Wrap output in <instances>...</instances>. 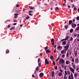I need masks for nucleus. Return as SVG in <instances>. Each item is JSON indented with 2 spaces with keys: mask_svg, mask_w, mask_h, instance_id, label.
Wrapping results in <instances>:
<instances>
[{
  "mask_svg": "<svg viewBox=\"0 0 79 79\" xmlns=\"http://www.w3.org/2000/svg\"><path fill=\"white\" fill-rule=\"evenodd\" d=\"M56 52V48H55L54 51V53H55Z\"/></svg>",
  "mask_w": 79,
  "mask_h": 79,
  "instance_id": "33",
  "label": "nucleus"
},
{
  "mask_svg": "<svg viewBox=\"0 0 79 79\" xmlns=\"http://www.w3.org/2000/svg\"><path fill=\"white\" fill-rule=\"evenodd\" d=\"M65 38H66L65 39V40H67L69 39V36H66Z\"/></svg>",
  "mask_w": 79,
  "mask_h": 79,
  "instance_id": "18",
  "label": "nucleus"
},
{
  "mask_svg": "<svg viewBox=\"0 0 79 79\" xmlns=\"http://www.w3.org/2000/svg\"><path fill=\"white\" fill-rule=\"evenodd\" d=\"M71 63V62L69 61H66V64H69Z\"/></svg>",
  "mask_w": 79,
  "mask_h": 79,
  "instance_id": "10",
  "label": "nucleus"
},
{
  "mask_svg": "<svg viewBox=\"0 0 79 79\" xmlns=\"http://www.w3.org/2000/svg\"><path fill=\"white\" fill-rule=\"evenodd\" d=\"M69 79H74V77H73V74L72 73H71V76H69Z\"/></svg>",
  "mask_w": 79,
  "mask_h": 79,
  "instance_id": "1",
  "label": "nucleus"
},
{
  "mask_svg": "<svg viewBox=\"0 0 79 79\" xmlns=\"http://www.w3.org/2000/svg\"><path fill=\"white\" fill-rule=\"evenodd\" d=\"M55 76V73H54V71H52V73L51 76L52 77H53Z\"/></svg>",
  "mask_w": 79,
  "mask_h": 79,
  "instance_id": "12",
  "label": "nucleus"
},
{
  "mask_svg": "<svg viewBox=\"0 0 79 79\" xmlns=\"http://www.w3.org/2000/svg\"><path fill=\"white\" fill-rule=\"evenodd\" d=\"M76 19V17L74 18V19H73V22L74 23L75 21V20Z\"/></svg>",
  "mask_w": 79,
  "mask_h": 79,
  "instance_id": "38",
  "label": "nucleus"
},
{
  "mask_svg": "<svg viewBox=\"0 0 79 79\" xmlns=\"http://www.w3.org/2000/svg\"><path fill=\"white\" fill-rule=\"evenodd\" d=\"M51 42L52 43V45H53L55 44V40L53 38H52L51 41Z\"/></svg>",
  "mask_w": 79,
  "mask_h": 79,
  "instance_id": "2",
  "label": "nucleus"
},
{
  "mask_svg": "<svg viewBox=\"0 0 79 79\" xmlns=\"http://www.w3.org/2000/svg\"><path fill=\"white\" fill-rule=\"evenodd\" d=\"M64 40H65V39H63L62 40H61V41H64Z\"/></svg>",
  "mask_w": 79,
  "mask_h": 79,
  "instance_id": "58",
  "label": "nucleus"
},
{
  "mask_svg": "<svg viewBox=\"0 0 79 79\" xmlns=\"http://www.w3.org/2000/svg\"><path fill=\"white\" fill-rule=\"evenodd\" d=\"M75 63H77H77H78V62H79V59H78L77 58H75Z\"/></svg>",
  "mask_w": 79,
  "mask_h": 79,
  "instance_id": "7",
  "label": "nucleus"
},
{
  "mask_svg": "<svg viewBox=\"0 0 79 79\" xmlns=\"http://www.w3.org/2000/svg\"><path fill=\"white\" fill-rule=\"evenodd\" d=\"M76 26H77V25L76 24L73 23L72 24V28H74L75 27H76Z\"/></svg>",
  "mask_w": 79,
  "mask_h": 79,
  "instance_id": "4",
  "label": "nucleus"
},
{
  "mask_svg": "<svg viewBox=\"0 0 79 79\" xmlns=\"http://www.w3.org/2000/svg\"><path fill=\"white\" fill-rule=\"evenodd\" d=\"M63 5L64 6H66V4H65V3H64L63 4Z\"/></svg>",
  "mask_w": 79,
  "mask_h": 79,
  "instance_id": "49",
  "label": "nucleus"
},
{
  "mask_svg": "<svg viewBox=\"0 0 79 79\" xmlns=\"http://www.w3.org/2000/svg\"><path fill=\"white\" fill-rule=\"evenodd\" d=\"M74 7H75V6H74V5L72 4V8H74Z\"/></svg>",
  "mask_w": 79,
  "mask_h": 79,
  "instance_id": "36",
  "label": "nucleus"
},
{
  "mask_svg": "<svg viewBox=\"0 0 79 79\" xmlns=\"http://www.w3.org/2000/svg\"><path fill=\"white\" fill-rule=\"evenodd\" d=\"M40 61V58H39L38 59V63H39V62Z\"/></svg>",
  "mask_w": 79,
  "mask_h": 79,
  "instance_id": "51",
  "label": "nucleus"
},
{
  "mask_svg": "<svg viewBox=\"0 0 79 79\" xmlns=\"http://www.w3.org/2000/svg\"><path fill=\"white\" fill-rule=\"evenodd\" d=\"M61 63L62 64H63V63H64V59H61Z\"/></svg>",
  "mask_w": 79,
  "mask_h": 79,
  "instance_id": "13",
  "label": "nucleus"
},
{
  "mask_svg": "<svg viewBox=\"0 0 79 79\" xmlns=\"http://www.w3.org/2000/svg\"><path fill=\"white\" fill-rule=\"evenodd\" d=\"M36 73H37V71H35L34 73V74H36Z\"/></svg>",
  "mask_w": 79,
  "mask_h": 79,
  "instance_id": "54",
  "label": "nucleus"
},
{
  "mask_svg": "<svg viewBox=\"0 0 79 79\" xmlns=\"http://www.w3.org/2000/svg\"><path fill=\"white\" fill-rule=\"evenodd\" d=\"M16 7L17 8H18V7H19V4H17L16 5Z\"/></svg>",
  "mask_w": 79,
  "mask_h": 79,
  "instance_id": "31",
  "label": "nucleus"
},
{
  "mask_svg": "<svg viewBox=\"0 0 79 79\" xmlns=\"http://www.w3.org/2000/svg\"><path fill=\"white\" fill-rule=\"evenodd\" d=\"M47 48H48V46H47L46 47H45V48H44V49H45V50H47Z\"/></svg>",
  "mask_w": 79,
  "mask_h": 79,
  "instance_id": "45",
  "label": "nucleus"
},
{
  "mask_svg": "<svg viewBox=\"0 0 79 79\" xmlns=\"http://www.w3.org/2000/svg\"><path fill=\"white\" fill-rule=\"evenodd\" d=\"M16 23H14L13 24V26H15V25H16Z\"/></svg>",
  "mask_w": 79,
  "mask_h": 79,
  "instance_id": "52",
  "label": "nucleus"
},
{
  "mask_svg": "<svg viewBox=\"0 0 79 79\" xmlns=\"http://www.w3.org/2000/svg\"><path fill=\"white\" fill-rule=\"evenodd\" d=\"M7 27H8V28H9L10 27V25H8L7 26Z\"/></svg>",
  "mask_w": 79,
  "mask_h": 79,
  "instance_id": "55",
  "label": "nucleus"
},
{
  "mask_svg": "<svg viewBox=\"0 0 79 79\" xmlns=\"http://www.w3.org/2000/svg\"><path fill=\"white\" fill-rule=\"evenodd\" d=\"M52 63H53V64L54 66H55V64H55V61H53V62Z\"/></svg>",
  "mask_w": 79,
  "mask_h": 79,
  "instance_id": "39",
  "label": "nucleus"
},
{
  "mask_svg": "<svg viewBox=\"0 0 79 79\" xmlns=\"http://www.w3.org/2000/svg\"><path fill=\"white\" fill-rule=\"evenodd\" d=\"M64 73H65V75L66 76V75H68V73H67V71H66V70L64 71Z\"/></svg>",
  "mask_w": 79,
  "mask_h": 79,
  "instance_id": "26",
  "label": "nucleus"
},
{
  "mask_svg": "<svg viewBox=\"0 0 79 79\" xmlns=\"http://www.w3.org/2000/svg\"><path fill=\"white\" fill-rule=\"evenodd\" d=\"M32 77H35V75H34V74H32Z\"/></svg>",
  "mask_w": 79,
  "mask_h": 79,
  "instance_id": "62",
  "label": "nucleus"
},
{
  "mask_svg": "<svg viewBox=\"0 0 79 79\" xmlns=\"http://www.w3.org/2000/svg\"><path fill=\"white\" fill-rule=\"evenodd\" d=\"M74 37H76V36H77V34L74 33Z\"/></svg>",
  "mask_w": 79,
  "mask_h": 79,
  "instance_id": "34",
  "label": "nucleus"
},
{
  "mask_svg": "<svg viewBox=\"0 0 79 79\" xmlns=\"http://www.w3.org/2000/svg\"><path fill=\"white\" fill-rule=\"evenodd\" d=\"M39 68L38 66H37V67L35 69V71H37L39 70Z\"/></svg>",
  "mask_w": 79,
  "mask_h": 79,
  "instance_id": "14",
  "label": "nucleus"
},
{
  "mask_svg": "<svg viewBox=\"0 0 79 79\" xmlns=\"http://www.w3.org/2000/svg\"><path fill=\"white\" fill-rule=\"evenodd\" d=\"M69 44H68L67 46H65L64 47L65 48H69Z\"/></svg>",
  "mask_w": 79,
  "mask_h": 79,
  "instance_id": "21",
  "label": "nucleus"
},
{
  "mask_svg": "<svg viewBox=\"0 0 79 79\" xmlns=\"http://www.w3.org/2000/svg\"><path fill=\"white\" fill-rule=\"evenodd\" d=\"M76 19H77V20H78V21H79V16H77L76 17Z\"/></svg>",
  "mask_w": 79,
  "mask_h": 79,
  "instance_id": "32",
  "label": "nucleus"
},
{
  "mask_svg": "<svg viewBox=\"0 0 79 79\" xmlns=\"http://www.w3.org/2000/svg\"><path fill=\"white\" fill-rule=\"evenodd\" d=\"M29 18V16H27L26 17V19H28Z\"/></svg>",
  "mask_w": 79,
  "mask_h": 79,
  "instance_id": "41",
  "label": "nucleus"
},
{
  "mask_svg": "<svg viewBox=\"0 0 79 79\" xmlns=\"http://www.w3.org/2000/svg\"><path fill=\"white\" fill-rule=\"evenodd\" d=\"M73 32V29H71L70 30V33H72Z\"/></svg>",
  "mask_w": 79,
  "mask_h": 79,
  "instance_id": "19",
  "label": "nucleus"
},
{
  "mask_svg": "<svg viewBox=\"0 0 79 79\" xmlns=\"http://www.w3.org/2000/svg\"><path fill=\"white\" fill-rule=\"evenodd\" d=\"M70 71H72L73 73H74V69L71 67H69Z\"/></svg>",
  "mask_w": 79,
  "mask_h": 79,
  "instance_id": "3",
  "label": "nucleus"
},
{
  "mask_svg": "<svg viewBox=\"0 0 79 79\" xmlns=\"http://www.w3.org/2000/svg\"><path fill=\"white\" fill-rule=\"evenodd\" d=\"M68 55H69V53H68V52H67L66 54V56H68Z\"/></svg>",
  "mask_w": 79,
  "mask_h": 79,
  "instance_id": "44",
  "label": "nucleus"
},
{
  "mask_svg": "<svg viewBox=\"0 0 79 79\" xmlns=\"http://www.w3.org/2000/svg\"><path fill=\"white\" fill-rule=\"evenodd\" d=\"M54 69L55 70H57V69H58V66H56V67H55Z\"/></svg>",
  "mask_w": 79,
  "mask_h": 79,
  "instance_id": "22",
  "label": "nucleus"
},
{
  "mask_svg": "<svg viewBox=\"0 0 79 79\" xmlns=\"http://www.w3.org/2000/svg\"><path fill=\"white\" fill-rule=\"evenodd\" d=\"M50 58H51V60H52L53 58V56L52 55L50 57Z\"/></svg>",
  "mask_w": 79,
  "mask_h": 79,
  "instance_id": "27",
  "label": "nucleus"
},
{
  "mask_svg": "<svg viewBox=\"0 0 79 79\" xmlns=\"http://www.w3.org/2000/svg\"><path fill=\"white\" fill-rule=\"evenodd\" d=\"M68 48H67L65 49H64L65 51V52H66V51H67V50H68Z\"/></svg>",
  "mask_w": 79,
  "mask_h": 79,
  "instance_id": "53",
  "label": "nucleus"
},
{
  "mask_svg": "<svg viewBox=\"0 0 79 79\" xmlns=\"http://www.w3.org/2000/svg\"><path fill=\"white\" fill-rule=\"evenodd\" d=\"M60 72H63V70H62L61 69H60Z\"/></svg>",
  "mask_w": 79,
  "mask_h": 79,
  "instance_id": "57",
  "label": "nucleus"
},
{
  "mask_svg": "<svg viewBox=\"0 0 79 79\" xmlns=\"http://www.w3.org/2000/svg\"><path fill=\"white\" fill-rule=\"evenodd\" d=\"M38 65H39V66L40 67V66H41V63H38Z\"/></svg>",
  "mask_w": 79,
  "mask_h": 79,
  "instance_id": "43",
  "label": "nucleus"
},
{
  "mask_svg": "<svg viewBox=\"0 0 79 79\" xmlns=\"http://www.w3.org/2000/svg\"><path fill=\"white\" fill-rule=\"evenodd\" d=\"M62 48V47L59 46L58 47H57V49H59V48Z\"/></svg>",
  "mask_w": 79,
  "mask_h": 79,
  "instance_id": "23",
  "label": "nucleus"
},
{
  "mask_svg": "<svg viewBox=\"0 0 79 79\" xmlns=\"http://www.w3.org/2000/svg\"><path fill=\"white\" fill-rule=\"evenodd\" d=\"M78 75V74H77V73H76L74 75V77H75V78H76V77H77V75Z\"/></svg>",
  "mask_w": 79,
  "mask_h": 79,
  "instance_id": "15",
  "label": "nucleus"
},
{
  "mask_svg": "<svg viewBox=\"0 0 79 79\" xmlns=\"http://www.w3.org/2000/svg\"><path fill=\"white\" fill-rule=\"evenodd\" d=\"M14 18H18V15H19V14L18 13H15L14 14Z\"/></svg>",
  "mask_w": 79,
  "mask_h": 79,
  "instance_id": "8",
  "label": "nucleus"
},
{
  "mask_svg": "<svg viewBox=\"0 0 79 79\" xmlns=\"http://www.w3.org/2000/svg\"><path fill=\"white\" fill-rule=\"evenodd\" d=\"M46 53L47 54L48 53H50V50H46Z\"/></svg>",
  "mask_w": 79,
  "mask_h": 79,
  "instance_id": "20",
  "label": "nucleus"
},
{
  "mask_svg": "<svg viewBox=\"0 0 79 79\" xmlns=\"http://www.w3.org/2000/svg\"><path fill=\"white\" fill-rule=\"evenodd\" d=\"M76 30H79V27H77L76 28Z\"/></svg>",
  "mask_w": 79,
  "mask_h": 79,
  "instance_id": "48",
  "label": "nucleus"
},
{
  "mask_svg": "<svg viewBox=\"0 0 79 79\" xmlns=\"http://www.w3.org/2000/svg\"><path fill=\"white\" fill-rule=\"evenodd\" d=\"M59 64H61V59H60V61H59Z\"/></svg>",
  "mask_w": 79,
  "mask_h": 79,
  "instance_id": "61",
  "label": "nucleus"
},
{
  "mask_svg": "<svg viewBox=\"0 0 79 79\" xmlns=\"http://www.w3.org/2000/svg\"><path fill=\"white\" fill-rule=\"evenodd\" d=\"M73 10H74V11H76V10H77V8L76 7H74L73 8Z\"/></svg>",
  "mask_w": 79,
  "mask_h": 79,
  "instance_id": "40",
  "label": "nucleus"
},
{
  "mask_svg": "<svg viewBox=\"0 0 79 79\" xmlns=\"http://www.w3.org/2000/svg\"><path fill=\"white\" fill-rule=\"evenodd\" d=\"M66 75H64V79H67V77H66Z\"/></svg>",
  "mask_w": 79,
  "mask_h": 79,
  "instance_id": "28",
  "label": "nucleus"
},
{
  "mask_svg": "<svg viewBox=\"0 0 79 79\" xmlns=\"http://www.w3.org/2000/svg\"><path fill=\"white\" fill-rule=\"evenodd\" d=\"M67 41H64L62 42L63 45H64L66 44Z\"/></svg>",
  "mask_w": 79,
  "mask_h": 79,
  "instance_id": "9",
  "label": "nucleus"
},
{
  "mask_svg": "<svg viewBox=\"0 0 79 79\" xmlns=\"http://www.w3.org/2000/svg\"><path fill=\"white\" fill-rule=\"evenodd\" d=\"M67 72L68 73V74L69 75V74H70V73H71V72H70V71H67Z\"/></svg>",
  "mask_w": 79,
  "mask_h": 79,
  "instance_id": "30",
  "label": "nucleus"
},
{
  "mask_svg": "<svg viewBox=\"0 0 79 79\" xmlns=\"http://www.w3.org/2000/svg\"><path fill=\"white\" fill-rule=\"evenodd\" d=\"M32 13V11L30 10L28 11V13Z\"/></svg>",
  "mask_w": 79,
  "mask_h": 79,
  "instance_id": "46",
  "label": "nucleus"
},
{
  "mask_svg": "<svg viewBox=\"0 0 79 79\" xmlns=\"http://www.w3.org/2000/svg\"><path fill=\"white\" fill-rule=\"evenodd\" d=\"M55 10H56V11L59 10V8L58 7H56V9H55Z\"/></svg>",
  "mask_w": 79,
  "mask_h": 79,
  "instance_id": "24",
  "label": "nucleus"
},
{
  "mask_svg": "<svg viewBox=\"0 0 79 79\" xmlns=\"http://www.w3.org/2000/svg\"><path fill=\"white\" fill-rule=\"evenodd\" d=\"M73 37H71L70 38V40H71V41H72L73 40Z\"/></svg>",
  "mask_w": 79,
  "mask_h": 79,
  "instance_id": "47",
  "label": "nucleus"
},
{
  "mask_svg": "<svg viewBox=\"0 0 79 79\" xmlns=\"http://www.w3.org/2000/svg\"><path fill=\"white\" fill-rule=\"evenodd\" d=\"M51 25L52 27H53V26H54V24H53V23L51 24Z\"/></svg>",
  "mask_w": 79,
  "mask_h": 79,
  "instance_id": "60",
  "label": "nucleus"
},
{
  "mask_svg": "<svg viewBox=\"0 0 79 79\" xmlns=\"http://www.w3.org/2000/svg\"><path fill=\"white\" fill-rule=\"evenodd\" d=\"M62 74V73H59L58 75H59V76H61Z\"/></svg>",
  "mask_w": 79,
  "mask_h": 79,
  "instance_id": "29",
  "label": "nucleus"
},
{
  "mask_svg": "<svg viewBox=\"0 0 79 79\" xmlns=\"http://www.w3.org/2000/svg\"><path fill=\"white\" fill-rule=\"evenodd\" d=\"M29 8L31 9V10H33V9H34L35 7H32V6H29Z\"/></svg>",
  "mask_w": 79,
  "mask_h": 79,
  "instance_id": "11",
  "label": "nucleus"
},
{
  "mask_svg": "<svg viewBox=\"0 0 79 79\" xmlns=\"http://www.w3.org/2000/svg\"><path fill=\"white\" fill-rule=\"evenodd\" d=\"M29 15H30V16H32V14H29Z\"/></svg>",
  "mask_w": 79,
  "mask_h": 79,
  "instance_id": "59",
  "label": "nucleus"
},
{
  "mask_svg": "<svg viewBox=\"0 0 79 79\" xmlns=\"http://www.w3.org/2000/svg\"><path fill=\"white\" fill-rule=\"evenodd\" d=\"M15 29V27H14L10 28V30H13Z\"/></svg>",
  "mask_w": 79,
  "mask_h": 79,
  "instance_id": "17",
  "label": "nucleus"
},
{
  "mask_svg": "<svg viewBox=\"0 0 79 79\" xmlns=\"http://www.w3.org/2000/svg\"><path fill=\"white\" fill-rule=\"evenodd\" d=\"M64 50H63L61 52V53L62 54H64Z\"/></svg>",
  "mask_w": 79,
  "mask_h": 79,
  "instance_id": "25",
  "label": "nucleus"
},
{
  "mask_svg": "<svg viewBox=\"0 0 79 79\" xmlns=\"http://www.w3.org/2000/svg\"><path fill=\"white\" fill-rule=\"evenodd\" d=\"M64 28H65V29H68V26H64Z\"/></svg>",
  "mask_w": 79,
  "mask_h": 79,
  "instance_id": "42",
  "label": "nucleus"
},
{
  "mask_svg": "<svg viewBox=\"0 0 79 79\" xmlns=\"http://www.w3.org/2000/svg\"><path fill=\"white\" fill-rule=\"evenodd\" d=\"M39 76L40 77L42 78V77L44 76V73H40L39 75Z\"/></svg>",
  "mask_w": 79,
  "mask_h": 79,
  "instance_id": "5",
  "label": "nucleus"
},
{
  "mask_svg": "<svg viewBox=\"0 0 79 79\" xmlns=\"http://www.w3.org/2000/svg\"><path fill=\"white\" fill-rule=\"evenodd\" d=\"M73 23V21L72 20H70L69 21V24H71V23Z\"/></svg>",
  "mask_w": 79,
  "mask_h": 79,
  "instance_id": "16",
  "label": "nucleus"
},
{
  "mask_svg": "<svg viewBox=\"0 0 79 79\" xmlns=\"http://www.w3.org/2000/svg\"><path fill=\"white\" fill-rule=\"evenodd\" d=\"M73 68L75 69H76V66H75V64H74L73 65Z\"/></svg>",
  "mask_w": 79,
  "mask_h": 79,
  "instance_id": "37",
  "label": "nucleus"
},
{
  "mask_svg": "<svg viewBox=\"0 0 79 79\" xmlns=\"http://www.w3.org/2000/svg\"><path fill=\"white\" fill-rule=\"evenodd\" d=\"M45 63L47 64H49V62L48 61H47V59H45Z\"/></svg>",
  "mask_w": 79,
  "mask_h": 79,
  "instance_id": "6",
  "label": "nucleus"
},
{
  "mask_svg": "<svg viewBox=\"0 0 79 79\" xmlns=\"http://www.w3.org/2000/svg\"><path fill=\"white\" fill-rule=\"evenodd\" d=\"M72 62L74 63V58H73L72 60Z\"/></svg>",
  "mask_w": 79,
  "mask_h": 79,
  "instance_id": "50",
  "label": "nucleus"
},
{
  "mask_svg": "<svg viewBox=\"0 0 79 79\" xmlns=\"http://www.w3.org/2000/svg\"><path fill=\"white\" fill-rule=\"evenodd\" d=\"M64 68L65 70H66V66H65Z\"/></svg>",
  "mask_w": 79,
  "mask_h": 79,
  "instance_id": "56",
  "label": "nucleus"
},
{
  "mask_svg": "<svg viewBox=\"0 0 79 79\" xmlns=\"http://www.w3.org/2000/svg\"><path fill=\"white\" fill-rule=\"evenodd\" d=\"M6 53H9V52H10V51H9V50H7L6 51Z\"/></svg>",
  "mask_w": 79,
  "mask_h": 79,
  "instance_id": "35",
  "label": "nucleus"
},
{
  "mask_svg": "<svg viewBox=\"0 0 79 79\" xmlns=\"http://www.w3.org/2000/svg\"><path fill=\"white\" fill-rule=\"evenodd\" d=\"M64 56H65L63 54V55H62V57L63 58V57H64Z\"/></svg>",
  "mask_w": 79,
  "mask_h": 79,
  "instance_id": "63",
  "label": "nucleus"
},
{
  "mask_svg": "<svg viewBox=\"0 0 79 79\" xmlns=\"http://www.w3.org/2000/svg\"><path fill=\"white\" fill-rule=\"evenodd\" d=\"M77 11H78V12L79 13V8L77 9Z\"/></svg>",
  "mask_w": 79,
  "mask_h": 79,
  "instance_id": "64",
  "label": "nucleus"
}]
</instances>
